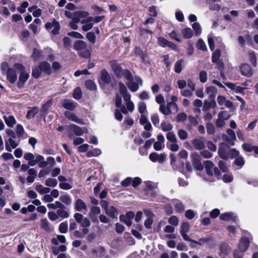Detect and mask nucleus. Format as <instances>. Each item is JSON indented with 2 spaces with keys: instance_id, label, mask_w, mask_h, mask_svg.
<instances>
[{
  "instance_id": "f257e3e1",
  "label": "nucleus",
  "mask_w": 258,
  "mask_h": 258,
  "mask_svg": "<svg viewBox=\"0 0 258 258\" xmlns=\"http://www.w3.org/2000/svg\"><path fill=\"white\" fill-rule=\"evenodd\" d=\"M24 158L28 161L29 165L30 166L38 164L39 167L44 168L48 165L47 162L44 160V157L40 155H36L35 159V156L32 153L27 152L24 154Z\"/></svg>"
},
{
  "instance_id": "f03ea898",
  "label": "nucleus",
  "mask_w": 258,
  "mask_h": 258,
  "mask_svg": "<svg viewBox=\"0 0 258 258\" xmlns=\"http://www.w3.org/2000/svg\"><path fill=\"white\" fill-rule=\"evenodd\" d=\"M250 241L248 238L242 237L238 243L237 247L233 250L234 258H243L244 252L248 249Z\"/></svg>"
},
{
  "instance_id": "7ed1b4c3",
  "label": "nucleus",
  "mask_w": 258,
  "mask_h": 258,
  "mask_svg": "<svg viewBox=\"0 0 258 258\" xmlns=\"http://www.w3.org/2000/svg\"><path fill=\"white\" fill-rule=\"evenodd\" d=\"M204 164L208 176L207 177L208 180L213 181L220 178V172L216 167H214V164L211 161H205Z\"/></svg>"
},
{
  "instance_id": "20e7f679",
  "label": "nucleus",
  "mask_w": 258,
  "mask_h": 258,
  "mask_svg": "<svg viewBox=\"0 0 258 258\" xmlns=\"http://www.w3.org/2000/svg\"><path fill=\"white\" fill-rule=\"evenodd\" d=\"M119 90L125 102L126 108L128 111L133 112L135 109V105L131 100V94L128 93L125 85L122 82L119 83Z\"/></svg>"
},
{
  "instance_id": "39448f33",
  "label": "nucleus",
  "mask_w": 258,
  "mask_h": 258,
  "mask_svg": "<svg viewBox=\"0 0 258 258\" xmlns=\"http://www.w3.org/2000/svg\"><path fill=\"white\" fill-rule=\"evenodd\" d=\"M143 85V80L139 76H135L134 79L128 81L126 86L132 92H135L139 89V86Z\"/></svg>"
},
{
  "instance_id": "423d86ee",
  "label": "nucleus",
  "mask_w": 258,
  "mask_h": 258,
  "mask_svg": "<svg viewBox=\"0 0 258 258\" xmlns=\"http://www.w3.org/2000/svg\"><path fill=\"white\" fill-rule=\"evenodd\" d=\"M191 162L193 166L198 170H202L203 169V166L201 163V156L197 153H192L190 154Z\"/></svg>"
},
{
  "instance_id": "0eeeda50",
  "label": "nucleus",
  "mask_w": 258,
  "mask_h": 258,
  "mask_svg": "<svg viewBox=\"0 0 258 258\" xmlns=\"http://www.w3.org/2000/svg\"><path fill=\"white\" fill-rule=\"evenodd\" d=\"M190 229V226L188 222H183L182 223L180 229V233L182 236L183 239L187 241H192V239L190 238L187 233L189 232Z\"/></svg>"
},
{
  "instance_id": "6e6552de",
  "label": "nucleus",
  "mask_w": 258,
  "mask_h": 258,
  "mask_svg": "<svg viewBox=\"0 0 258 258\" xmlns=\"http://www.w3.org/2000/svg\"><path fill=\"white\" fill-rule=\"evenodd\" d=\"M74 209L76 211L82 212L85 214L88 211V206L84 201L81 199H78L75 202Z\"/></svg>"
},
{
  "instance_id": "1a4fd4ad",
  "label": "nucleus",
  "mask_w": 258,
  "mask_h": 258,
  "mask_svg": "<svg viewBox=\"0 0 258 258\" xmlns=\"http://www.w3.org/2000/svg\"><path fill=\"white\" fill-rule=\"evenodd\" d=\"M219 255L221 258H226L231 251L230 246L226 243L223 242L220 245Z\"/></svg>"
},
{
  "instance_id": "9d476101",
  "label": "nucleus",
  "mask_w": 258,
  "mask_h": 258,
  "mask_svg": "<svg viewBox=\"0 0 258 258\" xmlns=\"http://www.w3.org/2000/svg\"><path fill=\"white\" fill-rule=\"evenodd\" d=\"M61 104L64 108L71 111L74 110L78 105L77 102L69 99L62 100L61 101Z\"/></svg>"
},
{
  "instance_id": "9b49d317",
  "label": "nucleus",
  "mask_w": 258,
  "mask_h": 258,
  "mask_svg": "<svg viewBox=\"0 0 258 258\" xmlns=\"http://www.w3.org/2000/svg\"><path fill=\"white\" fill-rule=\"evenodd\" d=\"M64 114L66 117L71 121H74L80 124H84L82 119L80 118L75 114L71 112L66 111L64 112Z\"/></svg>"
},
{
  "instance_id": "f8f14e48",
  "label": "nucleus",
  "mask_w": 258,
  "mask_h": 258,
  "mask_svg": "<svg viewBox=\"0 0 258 258\" xmlns=\"http://www.w3.org/2000/svg\"><path fill=\"white\" fill-rule=\"evenodd\" d=\"M217 101L218 104L220 106L224 105L229 109H231L233 107V103L229 100H226V97L224 96H218Z\"/></svg>"
},
{
  "instance_id": "ddd939ff",
  "label": "nucleus",
  "mask_w": 258,
  "mask_h": 258,
  "mask_svg": "<svg viewBox=\"0 0 258 258\" xmlns=\"http://www.w3.org/2000/svg\"><path fill=\"white\" fill-rule=\"evenodd\" d=\"M166 156L164 154H158L156 152L152 153L149 155V159L153 162H158L162 163L165 159Z\"/></svg>"
},
{
  "instance_id": "4468645a",
  "label": "nucleus",
  "mask_w": 258,
  "mask_h": 258,
  "mask_svg": "<svg viewBox=\"0 0 258 258\" xmlns=\"http://www.w3.org/2000/svg\"><path fill=\"white\" fill-rule=\"evenodd\" d=\"M240 70L242 75L250 77L253 75L251 67L246 63H244L240 66Z\"/></svg>"
},
{
  "instance_id": "2eb2a0df",
  "label": "nucleus",
  "mask_w": 258,
  "mask_h": 258,
  "mask_svg": "<svg viewBox=\"0 0 258 258\" xmlns=\"http://www.w3.org/2000/svg\"><path fill=\"white\" fill-rule=\"evenodd\" d=\"M111 68L115 75L119 78L122 77V73L124 70H122L120 64L115 61L111 62Z\"/></svg>"
},
{
  "instance_id": "dca6fc26",
  "label": "nucleus",
  "mask_w": 258,
  "mask_h": 258,
  "mask_svg": "<svg viewBox=\"0 0 258 258\" xmlns=\"http://www.w3.org/2000/svg\"><path fill=\"white\" fill-rule=\"evenodd\" d=\"M93 18L92 17H88L87 19L81 21V23L84 24L82 26V30L84 31H88L91 30L93 26Z\"/></svg>"
},
{
  "instance_id": "f3484780",
  "label": "nucleus",
  "mask_w": 258,
  "mask_h": 258,
  "mask_svg": "<svg viewBox=\"0 0 258 258\" xmlns=\"http://www.w3.org/2000/svg\"><path fill=\"white\" fill-rule=\"evenodd\" d=\"M7 76V79L11 84H14L17 79V75L15 70L12 68L7 70V73L5 74Z\"/></svg>"
},
{
  "instance_id": "a211bd4d",
  "label": "nucleus",
  "mask_w": 258,
  "mask_h": 258,
  "mask_svg": "<svg viewBox=\"0 0 258 258\" xmlns=\"http://www.w3.org/2000/svg\"><path fill=\"white\" fill-rule=\"evenodd\" d=\"M192 144L197 150H202L205 148L204 138L195 139L192 141Z\"/></svg>"
},
{
  "instance_id": "6ab92c4d",
  "label": "nucleus",
  "mask_w": 258,
  "mask_h": 258,
  "mask_svg": "<svg viewBox=\"0 0 258 258\" xmlns=\"http://www.w3.org/2000/svg\"><path fill=\"white\" fill-rule=\"evenodd\" d=\"M59 208L56 212L58 217L62 218H67L69 217L70 214L68 211L66 210L65 206L62 204H58Z\"/></svg>"
},
{
  "instance_id": "aec40b11",
  "label": "nucleus",
  "mask_w": 258,
  "mask_h": 258,
  "mask_svg": "<svg viewBox=\"0 0 258 258\" xmlns=\"http://www.w3.org/2000/svg\"><path fill=\"white\" fill-rule=\"evenodd\" d=\"M29 74L26 72H22L19 76V81L17 83V86L19 88H22L24 84L27 81L29 78Z\"/></svg>"
},
{
  "instance_id": "412c9836",
  "label": "nucleus",
  "mask_w": 258,
  "mask_h": 258,
  "mask_svg": "<svg viewBox=\"0 0 258 258\" xmlns=\"http://www.w3.org/2000/svg\"><path fill=\"white\" fill-rule=\"evenodd\" d=\"M185 66V60L181 58L179 60H178L175 63L174 66V72L177 74H180L183 68Z\"/></svg>"
},
{
  "instance_id": "4be33fe9",
  "label": "nucleus",
  "mask_w": 258,
  "mask_h": 258,
  "mask_svg": "<svg viewBox=\"0 0 258 258\" xmlns=\"http://www.w3.org/2000/svg\"><path fill=\"white\" fill-rule=\"evenodd\" d=\"M101 213V210L99 207L92 206L89 213V217L94 222H98L97 218L94 217L95 215H99Z\"/></svg>"
},
{
  "instance_id": "5701e85b",
  "label": "nucleus",
  "mask_w": 258,
  "mask_h": 258,
  "mask_svg": "<svg viewBox=\"0 0 258 258\" xmlns=\"http://www.w3.org/2000/svg\"><path fill=\"white\" fill-rule=\"evenodd\" d=\"M19 145V143L16 142L12 138H10L8 141H6V149L9 152H11L12 149L16 148Z\"/></svg>"
},
{
  "instance_id": "b1692460",
  "label": "nucleus",
  "mask_w": 258,
  "mask_h": 258,
  "mask_svg": "<svg viewBox=\"0 0 258 258\" xmlns=\"http://www.w3.org/2000/svg\"><path fill=\"white\" fill-rule=\"evenodd\" d=\"M41 227L46 232H51L53 230V227L51 226L46 218L41 219Z\"/></svg>"
},
{
  "instance_id": "393cba45",
  "label": "nucleus",
  "mask_w": 258,
  "mask_h": 258,
  "mask_svg": "<svg viewBox=\"0 0 258 258\" xmlns=\"http://www.w3.org/2000/svg\"><path fill=\"white\" fill-rule=\"evenodd\" d=\"M3 118L7 125L9 127H13L17 122L15 117L13 115H5Z\"/></svg>"
},
{
  "instance_id": "a878e982",
  "label": "nucleus",
  "mask_w": 258,
  "mask_h": 258,
  "mask_svg": "<svg viewBox=\"0 0 258 258\" xmlns=\"http://www.w3.org/2000/svg\"><path fill=\"white\" fill-rule=\"evenodd\" d=\"M236 218L234 214L231 212L223 213L220 216V218L224 221L233 220L235 221Z\"/></svg>"
},
{
  "instance_id": "bb28decb",
  "label": "nucleus",
  "mask_w": 258,
  "mask_h": 258,
  "mask_svg": "<svg viewBox=\"0 0 258 258\" xmlns=\"http://www.w3.org/2000/svg\"><path fill=\"white\" fill-rule=\"evenodd\" d=\"M39 66L42 72L45 74L50 75L51 73L52 70L50 65L47 62L42 61L39 63Z\"/></svg>"
},
{
  "instance_id": "cd10ccee",
  "label": "nucleus",
  "mask_w": 258,
  "mask_h": 258,
  "mask_svg": "<svg viewBox=\"0 0 258 258\" xmlns=\"http://www.w3.org/2000/svg\"><path fill=\"white\" fill-rule=\"evenodd\" d=\"M206 92L209 95L210 99H214L217 93V90L214 86H208L206 88Z\"/></svg>"
},
{
  "instance_id": "c85d7f7f",
  "label": "nucleus",
  "mask_w": 258,
  "mask_h": 258,
  "mask_svg": "<svg viewBox=\"0 0 258 258\" xmlns=\"http://www.w3.org/2000/svg\"><path fill=\"white\" fill-rule=\"evenodd\" d=\"M74 49L78 51L79 52L87 47V44L84 41L77 40L75 42L74 44Z\"/></svg>"
},
{
  "instance_id": "c756f323",
  "label": "nucleus",
  "mask_w": 258,
  "mask_h": 258,
  "mask_svg": "<svg viewBox=\"0 0 258 258\" xmlns=\"http://www.w3.org/2000/svg\"><path fill=\"white\" fill-rule=\"evenodd\" d=\"M100 78L102 81L105 84H109L110 82V76L105 70H102L100 73Z\"/></svg>"
},
{
  "instance_id": "7c9ffc66",
  "label": "nucleus",
  "mask_w": 258,
  "mask_h": 258,
  "mask_svg": "<svg viewBox=\"0 0 258 258\" xmlns=\"http://www.w3.org/2000/svg\"><path fill=\"white\" fill-rule=\"evenodd\" d=\"M105 213L112 218H117L118 212L117 209L113 206H110L107 209H106Z\"/></svg>"
},
{
  "instance_id": "2f4dec72",
  "label": "nucleus",
  "mask_w": 258,
  "mask_h": 258,
  "mask_svg": "<svg viewBox=\"0 0 258 258\" xmlns=\"http://www.w3.org/2000/svg\"><path fill=\"white\" fill-rule=\"evenodd\" d=\"M39 111V109L37 106H34L31 108L28 111L26 114L27 118L30 119L34 117L36 114H37Z\"/></svg>"
},
{
  "instance_id": "473e14b6",
  "label": "nucleus",
  "mask_w": 258,
  "mask_h": 258,
  "mask_svg": "<svg viewBox=\"0 0 258 258\" xmlns=\"http://www.w3.org/2000/svg\"><path fill=\"white\" fill-rule=\"evenodd\" d=\"M36 190L41 195L46 194L51 190L49 187H44L41 184H38L35 187Z\"/></svg>"
},
{
  "instance_id": "72a5a7b5",
  "label": "nucleus",
  "mask_w": 258,
  "mask_h": 258,
  "mask_svg": "<svg viewBox=\"0 0 258 258\" xmlns=\"http://www.w3.org/2000/svg\"><path fill=\"white\" fill-rule=\"evenodd\" d=\"M224 144H221L220 146L219 147L218 149V154L219 156L225 160H226L228 159V156L227 154V151L225 149V148L224 147Z\"/></svg>"
},
{
  "instance_id": "f704fd0d",
  "label": "nucleus",
  "mask_w": 258,
  "mask_h": 258,
  "mask_svg": "<svg viewBox=\"0 0 258 258\" xmlns=\"http://www.w3.org/2000/svg\"><path fill=\"white\" fill-rule=\"evenodd\" d=\"M70 128L72 131L77 136H80L83 134L84 132L80 126L75 124H71Z\"/></svg>"
},
{
  "instance_id": "c9c22d12",
  "label": "nucleus",
  "mask_w": 258,
  "mask_h": 258,
  "mask_svg": "<svg viewBox=\"0 0 258 258\" xmlns=\"http://www.w3.org/2000/svg\"><path fill=\"white\" fill-rule=\"evenodd\" d=\"M172 203L175 206L177 212H182L184 210V206L180 201L177 200H174Z\"/></svg>"
},
{
  "instance_id": "e433bc0d",
  "label": "nucleus",
  "mask_w": 258,
  "mask_h": 258,
  "mask_svg": "<svg viewBox=\"0 0 258 258\" xmlns=\"http://www.w3.org/2000/svg\"><path fill=\"white\" fill-rule=\"evenodd\" d=\"M167 108L170 113H176L178 110L177 105L174 102H169L167 104Z\"/></svg>"
},
{
  "instance_id": "4c0bfd02",
  "label": "nucleus",
  "mask_w": 258,
  "mask_h": 258,
  "mask_svg": "<svg viewBox=\"0 0 258 258\" xmlns=\"http://www.w3.org/2000/svg\"><path fill=\"white\" fill-rule=\"evenodd\" d=\"M181 33L184 38L186 39L190 38L193 35V32L190 28H185L181 30Z\"/></svg>"
},
{
  "instance_id": "58836bf2",
  "label": "nucleus",
  "mask_w": 258,
  "mask_h": 258,
  "mask_svg": "<svg viewBox=\"0 0 258 258\" xmlns=\"http://www.w3.org/2000/svg\"><path fill=\"white\" fill-rule=\"evenodd\" d=\"M135 53L140 57L143 61H144L147 58L146 53L144 52L140 47H136L135 49Z\"/></svg>"
},
{
  "instance_id": "ea45409f",
  "label": "nucleus",
  "mask_w": 258,
  "mask_h": 258,
  "mask_svg": "<svg viewBox=\"0 0 258 258\" xmlns=\"http://www.w3.org/2000/svg\"><path fill=\"white\" fill-rule=\"evenodd\" d=\"M60 201L67 205H70L72 204V199L70 195H61L59 197Z\"/></svg>"
},
{
  "instance_id": "a19ab883",
  "label": "nucleus",
  "mask_w": 258,
  "mask_h": 258,
  "mask_svg": "<svg viewBox=\"0 0 258 258\" xmlns=\"http://www.w3.org/2000/svg\"><path fill=\"white\" fill-rule=\"evenodd\" d=\"M161 127L163 131L169 132L172 130L173 125L170 123H166L165 121H163L161 124Z\"/></svg>"
},
{
  "instance_id": "79ce46f5",
  "label": "nucleus",
  "mask_w": 258,
  "mask_h": 258,
  "mask_svg": "<svg viewBox=\"0 0 258 258\" xmlns=\"http://www.w3.org/2000/svg\"><path fill=\"white\" fill-rule=\"evenodd\" d=\"M101 154V151L98 148H95L92 151H89L87 152L86 155L88 157L93 156H97Z\"/></svg>"
},
{
  "instance_id": "37998d69",
  "label": "nucleus",
  "mask_w": 258,
  "mask_h": 258,
  "mask_svg": "<svg viewBox=\"0 0 258 258\" xmlns=\"http://www.w3.org/2000/svg\"><path fill=\"white\" fill-rule=\"evenodd\" d=\"M58 183L57 180L55 178H48L45 180V184L47 186L55 187Z\"/></svg>"
},
{
  "instance_id": "c03bdc74",
  "label": "nucleus",
  "mask_w": 258,
  "mask_h": 258,
  "mask_svg": "<svg viewBox=\"0 0 258 258\" xmlns=\"http://www.w3.org/2000/svg\"><path fill=\"white\" fill-rule=\"evenodd\" d=\"M42 56V51L36 48H34L31 57L34 60L39 59Z\"/></svg>"
},
{
  "instance_id": "a18cd8bd",
  "label": "nucleus",
  "mask_w": 258,
  "mask_h": 258,
  "mask_svg": "<svg viewBox=\"0 0 258 258\" xmlns=\"http://www.w3.org/2000/svg\"><path fill=\"white\" fill-rule=\"evenodd\" d=\"M42 71L41 70L40 66L35 67L32 70V76L36 79L39 78L41 76Z\"/></svg>"
},
{
  "instance_id": "49530a36",
  "label": "nucleus",
  "mask_w": 258,
  "mask_h": 258,
  "mask_svg": "<svg viewBox=\"0 0 258 258\" xmlns=\"http://www.w3.org/2000/svg\"><path fill=\"white\" fill-rule=\"evenodd\" d=\"M53 29L51 31V33L53 35H56L59 33L60 30L59 23L56 21L54 19H53V26L52 27Z\"/></svg>"
},
{
  "instance_id": "de8ad7c7",
  "label": "nucleus",
  "mask_w": 258,
  "mask_h": 258,
  "mask_svg": "<svg viewBox=\"0 0 258 258\" xmlns=\"http://www.w3.org/2000/svg\"><path fill=\"white\" fill-rule=\"evenodd\" d=\"M177 135L181 140H185L187 139L188 137L187 133L183 129H180L178 131Z\"/></svg>"
},
{
  "instance_id": "09e8293b",
  "label": "nucleus",
  "mask_w": 258,
  "mask_h": 258,
  "mask_svg": "<svg viewBox=\"0 0 258 258\" xmlns=\"http://www.w3.org/2000/svg\"><path fill=\"white\" fill-rule=\"evenodd\" d=\"M73 96L76 100L82 98V93L80 88L77 87L74 90Z\"/></svg>"
},
{
  "instance_id": "8fccbe9b",
  "label": "nucleus",
  "mask_w": 258,
  "mask_h": 258,
  "mask_svg": "<svg viewBox=\"0 0 258 258\" xmlns=\"http://www.w3.org/2000/svg\"><path fill=\"white\" fill-rule=\"evenodd\" d=\"M167 139L171 143L177 142V139L175 135L172 132H168L166 134Z\"/></svg>"
},
{
  "instance_id": "3c124183",
  "label": "nucleus",
  "mask_w": 258,
  "mask_h": 258,
  "mask_svg": "<svg viewBox=\"0 0 258 258\" xmlns=\"http://www.w3.org/2000/svg\"><path fill=\"white\" fill-rule=\"evenodd\" d=\"M16 133L18 137H23L24 133V129L21 124H17L16 128Z\"/></svg>"
},
{
  "instance_id": "603ef678",
  "label": "nucleus",
  "mask_w": 258,
  "mask_h": 258,
  "mask_svg": "<svg viewBox=\"0 0 258 258\" xmlns=\"http://www.w3.org/2000/svg\"><path fill=\"white\" fill-rule=\"evenodd\" d=\"M51 104V101L49 100L47 101L45 103L43 104L41 107V111L43 113L44 115H46L47 114V111Z\"/></svg>"
},
{
  "instance_id": "864d4df0",
  "label": "nucleus",
  "mask_w": 258,
  "mask_h": 258,
  "mask_svg": "<svg viewBox=\"0 0 258 258\" xmlns=\"http://www.w3.org/2000/svg\"><path fill=\"white\" fill-rule=\"evenodd\" d=\"M192 27L195 31V35L198 36L202 32V28L199 23L196 22L192 25Z\"/></svg>"
},
{
  "instance_id": "5fc2aeb1",
  "label": "nucleus",
  "mask_w": 258,
  "mask_h": 258,
  "mask_svg": "<svg viewBox=\"0 0 258 258\" xmlns=\"http://www.w3.org/2000/svg\"><path fill=\"white\" fill-rule=\"evenodd\" d=\"M78 53L80 56L85 58H89L91 55L90 52L87 48V47L82 51L79 52Z\"/></svg>"
},
{
  "instance_id": "6e6d98bb",
  "label": "nucleus",
  "mask_w": 258,
  "mask_h": 258,
  "mask_svg": "<svg viewBox=\"0 0 258 258\" xmlns=\"http://www.w3.org/2000/svg\"><path fill=\"white\" fill-rule=\"evenodd\" d=\"M138 109L139 112L141 114H143L145 111H146V104L143 101L140 102L138 105Z\"/></svg>"
},
{
  "instance_id": "4d7b16f0",
  "label": "nucleus",
  "mask_w": 258,
  "mask_h": 258,
  "mask_svg": "<svg viewBox=\"0 0 258 258\" xmlns=\"http://www.w3.org/2000/svg\"><path fill=\"white\" fill-rule=\"evenodd\" d=\"M210 240V238L209 237H205V238H201L199 239V241L192 239V241H189V242H191L194 243L199 244L202 245L205 243L208 242Z\"/></svg>"
},
{
  "instance_id": "13d9d810",
  "label": "nucleus",
  "mask_w": 258,
  "mask_h": 258,
  "mask_svg": "<svg viewBox=\"0 0 258 258\" xmlns=\"http://www.w3.org/2000/svg\"><path fill=\"white\" fill-rule=\"evenodd\" d=\"M86 87L90 90H94L96 89L95 83L92 80H88L85 82Z\"/></svg>"
},
{
  "instance_id": "bf43d9fd",
  "label": "nucleus",
  "mask_w": 258,
  "mask_h": 258,
  "mask_svg": "<svg viewBox=\"0 0 258 258\" xmlns=\"http://www.w3.org/2000/svg\"><path fill=\"white\" fill-rule=\"evenodd\" d=\"M233 177L231 173H226L223 176L222 179L224 182H230L233 180Z\"/></svg>"
},
{
  "instance_id": "052dcab7",
  "label": "nucleus",
  "mask_w": 258,
  "mask_h": 258,
  "mask_svg": "<svg viewBox=\"0 0 258 258\" xmlns=\"http://www.w3.org/2000/svg\"><path fill=\"white\" fill-rule=\"evenodd\" d=\"M68 230V224L67 222H64L59 225V231L61 233H66Z\"/></svg>"
},
{
  "instance_id": "680f3d73",
  "label": "nucleus",
  "mask_w": 258,
  "mask_h": 258,
  "mask_svg": "<svg viewBox=\"0 0 258 258\" xmlns=\"http://www.w3.org/2000/svg\"><path fill=\"white\" fill-rule=\"evenodd\" d=\"M197 47L202 51L207 50L205 43L202 39H199L197 43Z\"/></svg>"
},
{
  "instance_id": "e2e57ef3",
  "label": "nucleus",
  "mask_w": 258,
  "mask_h": 258,
  "mask_svg": "<svg viewBox=\"0 0 258 258\" xmlns=\"http://www.w3.org/2000/svg\"><path fill=\"white\" fill-rule=\"evenodd\" d=\"M221 55V51L219 49H217L212 54V60L213 62H217Z\"/></svg>"
},
{
  "instance_id": "0e129e2a",
  "label": "nucleus",
  "mask_w": 258,
  "mask_h": 258,
  "mask_svg": "<svg viewBox=\"0 0 258 258\" xmlns=\"http://www.w3.org/2000/svg\"><path fill=\"white\" fill-rule=\"evenodd\" d=\"M218 117L224 120H226L230 118V116L227 111H223L218 113Z\"/></svg>"
},
{
  "instance_id": "69168bd1",
  "label": "nucleus",
  "mask_w": 258,
  "mask_h": 258,
  "mask_svg": "<svg viewBox=\"0 0 258 258\" xmlns=\"http://www.w3.org/2000/svg\"><path fill=\"white\" fill-rule=\"evenodd\" d=\"M122 76H124L125 78L128 81H131L133 79V76L131 72L128 70H124L122 73Z\"/></svg>"
},
{
  "instance_id": "338daca9",
  "label": "nucleus",
  "mask_w": 258,
  "mask_h": 258,
  "mask_svg": "<svg viewBox=\"0 0 258 258\" xmlns=\"http://www.w3.org/2000/svg\"><path fill=\"white\" fill-rule=\"evenodd\" d=\"M207 133L210 135H213L215 132L214 125L211 122H208L206 124Z\"/></svg>"
},
{
  "instance_id": "774afa93",
  "label": "nucleus",
  "mask_w": 258,
  "mask_h": 258,
  "mask_svg": "<svg viewBox=\"0 0 258 258\" xmlns=\"http://www.w3.org/2000/svg\"><path fill=\"white\" fill-rule=\"evenodd\" d=\"M200 81L202 83H205L207 81V73L205 71H201L199 74Z\"/></svg>"
}]
</instances>
